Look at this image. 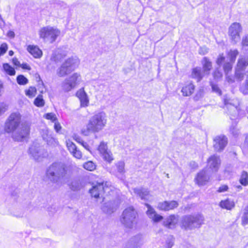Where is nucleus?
<instances>
[{
    "mask_svg": "<svg viewBox=\"0 0 248 248\" xmlns=\"http://www.w3.org/2000/svg\"><path fill=\"white\" fill-rule=\"evenodd\" d=\"M224 108L227 109V113L230 118L234 121V124L238 122L239 119L245 115L244 110L239 107V100L236 98H231L225 95L223 98Z\"/></svg>",
    "mask_w": 248,
    "mask_h": 248,
    "instance_id": "obj_2",
    "label": "nucleus"
},
{
    "mask_svg": "<svg viewBox=\"0 0 248 248\" xmlns=\"http://www.w3.org/2000/svg\"><path fill=\"white\" fill-rule=\"evenodd\" d=\"M107 124V115L103 111L95 113L89 120L86 128L81 130L82 134L88 136L90 133H96L103 130Z\"/></svg>",
    "mask_w": 248,
    "mask_h": 248,
    "instance_id": "obj_1",
    "label": "nucleus"
},
{
    "mask_svg": "<svg viewBox=\"0 0 248 248\" xmlns=\"http://www.w3.org/2000/svg\"><path fill=\"white\" fill-rule=\"evenodd\" d=\"M119 205V202L116 200L105 202L102 207V210L104 213L110 214L117 210Z\"/></svg>",
    "mask_w": 248,
    "mask_h": 248,
    "instance_id": "obj_17",
    "label": "nucleus"
},
{
    "mask_svg": "<svg viewBox=\"0 0 248 248\" xmlns=\"http://www.w3.org/2000/svg\"><path fill=\"white\" fill-rule=\"evenodd\" d=\"M7 35L8 37H9L11 38H13L15 37V34L14 31H8V32L7 33Z\"/></svg>",
    "mask_w": 248,
    "mask_h": 248,
    "instance_id": "obj_63",
    "label": "nucleus"
},
{
    "mask_svg": "<svg viewBox=\"0 0 248 248\" xmlns=\"http://www.w3.org/2000/svg\"><path fill=\"white\" fill-rule=\"evenodd\" d=\"M208 52V49L206 47H201L199 49V53L202 55H205Z\"/></svg>",
    "mask_w": 248,
    "mask_h": 248,
    "instance_id": "obj_61",
    "label": "nucleus"
},
{
    "mask_svg": "<svg viewBox=\"0 0 248 248\" xmlns=\"http://www.w3.org/2000/svg\"><path fill=\"white\" fill-rule=\"evenodd\" d=\"M41 134L44 140H45L48 144H52L54 142H56V140L52 136V132L49 131L47 128L41 129Z\"/></svg>",
    "mask_w": 248,
    "mask_h": 248,
    "instance_id": "obj_25",
    "label": "nucleus"
},
{
    "mask_svg": "<svg viewBox=\"0 0 248 248\" xmlns=\"http://www.w3.org/2000/svg\"><path fill=\"white\" fill-rule=\"evenodd\" d=\"M44 117L46 119L49 120L52 122H55L57 120L56 115L53 113H47L44 115Z\"/></svg>",
    "mask_w": 248,
    "mask_h": 248,
    "instance_id": "obj_47",
    "label": "nucleus"
},
{
    "mask_svg": "<svg viewBox=\"0 0 248 248\" xmlns=\"http://www.w3.org/2000/svg\"><path fill=\"white\" fill-rule=\"evenodd\" d=\"M220 164L219 157L216 155L211 156L208 160V165L213 171H217Z\"/></svg>",
    "mask_w": 248,
    "mask_h": 248,
    "instance_id": "obj_23",
    "label": "nucleus"
},
{
    "mask_svg": "<svg viewBox=\"0 0 248 248\" xmlns=\"http://www.w3.org/2000/svg\"><path fill=\"white\" fill-rule=\"evenodd\" d=\"M98 150L101 155L104 154L105 152L108 151V149L107 143H105L104 141L101 142L98 148Z\"/></svg>",
    "mask_w": 248,
    "mask_h": 248,
    "instance_id": "obj_46",
    "label": "nucleus"
},
{
    "mask_svg": "<svg viewBox=\"0 0 248 248\" xmlns=\"http://www.w3.org/2000/svg\"><path fill=\"white\" fill-rule=\"evenodd\" d=\"M83 167L88 170L93 171L95 169L96 165L93 161H89L84 163Z\"/></svg>",
    "mask_w": 248,
    "mask_h": 248,
    "instance_id": "obj_40",
    "label": "nucleus"
},
{
    "mask_svg": "<svg viewBox=\"0 0 248 248\" xmlns=\"http://www.w3.org/2000/svg\"><path fill=\"white\" fill-rule=\"evenodd\" d=\"M66 143L67 148L70 152L77 148L76 145L69 140L66 141Z\"/></svg>",
    "mask_w": 248,
    "mask_h": 248,
    "instance_id": "obj_50",
    "label": "nucleus"
},
{
    "mask_svg": "<svg viewBox=\"0 0 248 248\" xmlns=\"http://www.w3.org/2000/svg\"><path fill=\"white\" fill-rule=\"evenodd\" d=\"M27 50L35 58H40L42 55V50L37 46L29 45Z\"/></svg>",
    "mask_w": 248,
    "mask_h": 248,
    "instance_id": "obj_28",
    "label": "nucleus"
},
{
    "mask_svg": "<svg viewBox=\"0 0 248 248\" xmlns=\"http://www.w3.org/2000/svg\"><path fill=\"white\" fill-rule=\"evenodd\" d=\"M3 68L4 71L10 76H14L16 74L15 69L7 63L3 64Z\"/></svg>",
    "mask_w": 248,
    "mask_h": 248,
    "instance_id": "obj_34",
    "label": "nucleus"
},
{
    "mask_svg": "<svg viewBox=\"0 0 248 248\" xmlns=\"http://www.w3.org/2000/svg\"><path fill=\"white\" fill-rule=\"evenodd\" d=\"M178 206V203L176 201H164L163 202L158 203L157 205V208L162 211H169L177 207Z\"/></svg>",
    "mask_w": 248,
    "mask_h": 248,
    "instance_id": "obj_19",
    "label": "nucleus"
},
{
    "mask_svg": "<svg viewBox=\"0 0 248 248\" xmlns=\"http://www.w3.org/2000/svg\"><path fill=\"white\" fill-rule=\"evenodd\" d=\"M26 95L30 98H32L35 96L36 93V89L34 87H30L26 91Z\"/></svg>",
    "mask_w": 248,
    "mask_h": 248,
    "instance_id": "obj_44",
    "label": "nucleus"
},
{
    "mask_svg": "<svg viewBox=\"0 0 248 248\" xmlns=\"http://www.w3.org/2000/svg\"><path fill=\"white\" fill-rule=\"evenodd\" d=\"M248 65V57L240 55L238 59L235 68L245 70Z\"/></svg>",
    "mask_w": 248,
    "mask_h": 248,
    "instance_id": "obj_26",
    "label": "nucleus"
},
{
    "mask_svg": "<svg viewBox=\"0 0 248 248\" xmlns=\"http://www.w3.org/2000/svg\"><path fill=\"white\" fill-rule=\"evenodd\" d=\"M60 34L58 29L49 26L42 28L39 31L40 37L50 43L54 42Z\"/></svg>",
    "mask_w": 248,
    "mask_h": 248,
    "instance_id": "obj_9",
    "label": "nucleus"
},
{
    "mask_svg": "<svg viewBox=\"0 0 248 248\" xmlns=\"http://www.w3.org/2000/svg\"><path fill=\"white\" fill-rule=\"evenodd\" d=\"M247 73L245 85L244 86H242L240 89V91L244 94H247L248 93V71H247Z\"/></svg>",
    "mask_w": 248,
    "mask_h": 248,
    "instance_id": "obj_45",
    "label": "nucleus"
},
{
    "mask_svg": "<svg viewBox=\"0 0 248 248\" xmlns=\"http://www.w3.org/2000/svg\"><path fill=\"white\" fill-rule=\"evenodd\" d=\"M13 62L14 63V64H15V65H16V66H20V62H19L18 61L17 59L16 58H14L13 59Z\"/></svg>",
    "mask_w": 248,
    "mask_h": 248,
    "instance_id": "obj_64",
    "label": "nucleus"
},
{
    "mask_svg": "<svg viewBox=\"0 0 248 248\" xmlns=\"http://www.w3.org/2000/svg\"><path fill=\"white\" fill-rule=\"evenodd\" d=\"M131 241L134 242V247H136V248H138L142 244L141 236L140 235L136 236Z\"/></svg>",
    "mask_w": 248,
    "mask_h": 248,
    "instance_id": "obj_43",
    "label": "nucleus"
},
{
    "mask_svg": "<svg viewBox=\"0 0 248 248\" xmlns=\"http://www.w3.org/2000/svg\"><path fill=\"white\" fill-rule=\"evenodd\" d=\"M242 31V27L239 23L234 22L231 24L229 28V35L234 43L239 41L240 33Z\"/></svg>",
    "mask_w": 248,
    "mask_h": 248,
    "instance_id": "obj_12",
    "label": "nucleus"
},
{
    "mask_svg": "<svg viewBox=\"0 0 248 248\" xmlns=\"http://www.w3.org/2000/svg\"><path fill=\"white\" fill-rule=\"evenodd\" d=\"M241 224L243 226L248 224V205L246 206L244 209L241 217Z\"/></svg>",
    "mask_w": 248,
    "mask_h": 248,
    "instance_id": "obj_35",
    "label": "nucleus"
},
{
    "mask_svg": "<svg viewBox=\"0 0 248 248\" xmlns=\"http://www.w3.org/2000/svg\"><path fill=\"white\" fill-rule=\"evenodd\" d=\"M219 206L223 209L227 210H232L235 206V203L233 201L229 199L225 200H222L219 202Z\"/></svg>",
    "mask_w": 248,
    "mask_h": 248,
    "instance_id": "obj_30",
    "label": "nucleus"
},
{
    "mask_svg": "<svg viewBox=\"0 0 248 248\" xmlns=\"http://www.w3.org/2000/svg\"><path fill=\"white\" fill-rule=\"evenodd\" d=\"M133 190L135 195L141 200L147 201L150 198L149 191L147 188L143 187L134 188Z\"/></svg>",
    "mask_w": 248,
    "mask_h": 248,
    "instance_id": "obj_21",
    "label": "nucleus"
},
{
    "mask_svg": "<svg viewBox=\"0 0 248 248\" xmlns=\"http://www.w3.org/2000/svg\"><path fill=\"white\" fill-rule=\"evenodd\" d=\"M228 189V186L227 185H222L218 188L217 191L218 192H223L227 191Z\"/></svg>",
    "mask_w": 248,
    "mask_h": 248,
    "instance_id": "obj_59",
    "label": "nucleus"
},
{
    "mask_svg": "<svg viewBox=\"0 0 248 248\" xmlns=\"http://www.w3.org/2000/svg\"><path fill=\"white\" fill-rule=\"evenodd\" d=\"M110 188L108 187L104 186V182L98 183L93 185L91 189L90 190V193L92 197L95 198H103V202H104L106 198L103 197V193L105 192L109 193Z\"/></svg>",
    "mask_w": 248,
    "mask_h": 248,
    "instance_id": "obj_10",
    "label": "nucleus"
},
{
    "mask_svg": "<svg viewBox=\"0 0 248 248\" xmlns=\"http://www.w3.org/2000/svg\"><path fill=\"white\" fill-rule=\"evenodd\" d=\"M245 70H243L237 68H235V78L239 81H242L244 77V72Z\"/></svg>",
    "mask_w": 248,
    "mask_h": 248,
    "instance_id": "obj_39",
    "label": "nucleus"
},
{
    "mask_svg": "<svg viewBox=\"0 0 248 248\" xmlns=\"http://www.w3.org/2000/svg\"><path fill=\"white\" fill-rule=\"evenodd\" d=\"M173 241L174 238L172 236H170L168 237L167 241L166 244L167 246V248H171L173 245Z\"/></svg>",
    "mask_w": 248,
    "mask_h": 248,
    "instance_id": "obj_55",
    "label": "nucleus"
},
{
    "mask_svg": "<svg viewBox=\"0 0 248 248\" xmlns=\"http://www.w3.org/2000/svg\"><path fill=\"white\" fill-rule=\"evenodd\" d=\"M65 56V53L62 52L60 49H57L53 52L51 57V60L55 62H58L61 61Z\"/></svg>",
    "mask_w": 248,
    "mask_h": 248,
    "instance_id": "obj_27",
    "label": "nucleus"
},
{
    "mask_svg": "<svg viewBox=\"0 0 248 248\" xmlns=\"http://www.w3.org/2000/svg\"><path fill=\"white\" fill-rule=\"evenodd\" d=\"M241 46L243 50L248 52V34L243 37Z\"/></svg>",
    "mask_w": 248,
    "mask_h": 248,
    "instance_id": "obj_41",
    "label": "nucleus"
},
{
    "mask_svg": "<svg viewBox=\"0 0 248 248\" xmlns=\"http://www.w3.org/2000/svg\"><path fill=\"white\" fill-rule=\"evenodd\" d=\"M82 186L81 183L78 181H73L71 186V188L74 191L78 190L80 189Z\"/></svg>",
    "mask_w": 248,
    "mask_h": 248,
    "instance_id": "obj_49",
    "label": "nucleus"
},
{
    "mask_svg": "<svg viewBox=\"0 0 248 248\" xmlns=\"http://www.w3.org/2000/svg\"><path fill=\"white\" fill-rule=\"evenodd\" d=\"M203 221L204 217L201 214L184 216L181 219V227L185 230L199 228Z\"/></svg>",
    "mask_w": 248,
    "mask_h": 248,
    "instance_id": "obj_4",
    "label": "nucleus"
},
{
    "mask_svg": "<svg viewBox=\"0 0 248 248\" xmlns=\"http://www.w3.org/2000/svg\"><path fill=\"white\" fill-rule=\"evenodd\" d=\"M209 174L207 169H204L199 172L195 178V182L199 186L205 185L209 180Z\"/></svg>",
    "mask_w": 248,
    "mask_h": 248,
    "instance_id": "obj_16",
    "label": "nucleus"
},
{
    "mask_svg": "<svg viewBox=\"0 0 248 248\" xmlns=\"http://www.w3.org/2000/svg\"><path fill=\"white\" fill-rule=\"evenodd\" d=\"M61 86L62 90L65 92H69L75 88L67 78L62 81Z\"/></svg>",
    "mask_w": 248,
    "mask_h": 248,
    "instance_id": "obj_32",
    "label": "nucleus"
},
{
    "mask_svg": "<svg viewBox=\"0 0 248 248\" xmlns=\"http://www.w3.org/2000/svg\"><path fill=\"white\" fill-rule=\"evenodd\" d=\"M226 78L227 82L229 83H232L234 81V78L232 75H229V74H226Z\"/></svg>",
    "mask_w": 248,
    "mask_h": 248,
    "instance_id": "obj_57",
    "label": "nucleus"
},
{
    "mask_svg": "<svg viewBox=\"0 0 248 248\" xmlns=\"http://www.w3.org/2000/svg\"><path fill=\"white\" fill-rule=\"evenodd\" d=\"M66 172L65 166L62 163H54L47 170L46 176L48 179L54 183L64 176Z\"/></svg>",
    "mask_w": 248,
    "mask_h": 248,
    "instance_id": "obj_5",
    "label": "nucleus"
},
{
    "mask_svg": "<svg viewBox=\"0 0 248 248\" xmlns=\"http://www.w3.org/2000/svg\"><path fill=\"white\" fill-rule=\"evenodd\" d=\"M73 139L77 142L80 144H81L84 141L81 138L77 135H74L73 136Z\"/></svg>",
    "mask_w": 248,
    "mask_h": 248,
    "instance_id": "obj_60",
    "label": "nucleus"
},
{
    "mask_svg": "<svg viewBox=\"0 0 248 248\" xmlns=\"http://www.w3.org/2000/svg\"><path fill=\"white\" fill-rule=\"evenodd\" d=\"M8 46L6 43H3L0 46V56L3 55L7 50Z\"/></svg>",
    "mask_w": 248,
    "mask_h": 248,
    "instance_id": "obj_54",
    "label": "nucleus"
},
{
    "mask_svg": "<svg viewBox=\"0 0 248 248\" xmlns=\"http://www.w3.org/2000/svg\"><path fill=\"white\" fill-rule=\"evenodd\" d=\"M29 127L28 126H23L13 134L12 138L15 141H23L29 135Z\"/></svg>",
    "mask_w": 248,
    "mask_h": 248,
    "instance_id": "obj_15",
    "label": "nucleus"
},
{
    "mask_svg": "<svg viewBox=\"0 0 248 248\" xmlns=\"http://www.w3.org/2000/svg\"><path fill=\"white\" fill-rule=\"evenodd\" d=\"M70 153L74 157L77 159H80L82 156V154L81 152L77 148H76L75 150H73V151H72Z\"/></svg>",
    "mask_w": 248,
    "mask_h": 248,
    "instance_id": "obj_48",
    "label": "nucleus"
},
{
    "mask_svg": "<svg viewBox=\"0 0 248 248\" xmlns=\"http://www.w3.org/2000/svg\"><path fill=\"white\" fill-rule=\"evenodd\" d=\"M54 129L55 131L58 133L62 129V126L60 124L57 122V121L54 122Z\"/></svg>",
    "mask_w": 248,
    "mask_h": 248,
    "instance_id": "obj_58",
    "label": "nucleus"
},
{
    "mask_svg": "<svg viewBox=\"0 0 248 248\" xmlns=\"http://www.w3.org/2000/svg\"><path fill=\"white\" fill-rule=\"evenodd\" d=\"M217 64L219 66H220L223 63V69L225 74H229L230 72H231L232 70V64L233 62H226L225 58L223 56V54H220L216 62Z\"/></svg>",
    "mask_w": 248,
    "mask_h": 248,
    "instance_id": "obj_18",
    "label": "nucleus"
},
{
    "mask_svg": "<svg viewBox=\"0 0 248 248\" xmlns=\"http://www.w3.org/2000/svg\"><path fill=\"white\" fill-rule=\"evenodd\" d=\"M195 89V86L191 82L186 84L182 89L181 92L183 96H189L192 94Z\"/></svg>",
    "mask_w": 248,
    "mask_h": 248,
    "instance_id": "obj_29",
    "label": "nucleus"
},
{
    "mask_svg": "<svg viewBox=\"0 0 248 248\" xmlns=\"http://www.w3.org/2000/svg\"><path fill=\"white\" fill-rule=\"evenodd\" d=\"M67 78L75 87L77 84H79L81 81L80 75L77 73H74Z\"/></svg>",
    "mask_w": 248,
    "mask_h": 248,
    "instance_id": "obj_31",
    "label": "nucleus"
},
{
    "mask_svg": "<svg viewBox=\"0 0 248 248\" xmlns=\"http://www.w3.org/2000/svg\"><path fill=\"white\" fill-rule=\"evenodd\" d=\"M77 96L80 101V105L82 107H86L88 106L89 100L86 93L84 88L80 89L76 93Z\"/></svg>",
    "mask_w": 248,
    "mask_h": 248,
    "instance_id": "obj_24",
    "label": "nucleus"
},
{
    "mask_svg": "<svg viewBox=\"0 0 248 248\" xmlns=\"http://www.w3.org/2000/svg\"><path fill=\"white\" fill-rule=\"evenodd\" d=\"M79 63V59L76 57H72L67 59L57 69V75L62 77L74 71Z\"/></svg>",
    "mask_w": 248,
    "mask_h": 248,
    "instance_id": "obj_6",
    "label": "nucleus"
},
{
    "mask_svg": "<svg viewBox=\"0 0 248 248\" xmlns=\"http://www.w3.org/2000/svg\"><path fill=\"white\" fill-rule=\"evenodd\" d=\"M124 162L123 161H120L115 163V166L108 170L112 174L120 179L123 180L124 178Z\"/></svg>",
    "mask_w": 248,
    "mask_h": 248,
    "instance_id": "obj_13",
    "label": "nucleus"
},
{
    "mask_svg": "<svg viewBox=\"0 0 248 248\" xmlns=\"http://www.w3.org/2000/svg\"><path fill=\"white\" fill-rule=\"evenodd\" d=\"M145 206L148 208L146 211L147 215L149 218H151L154 222H158L163 219V217L157 214L155 209L150 204L145 203Z\"/></svg>",
    "mask_w": 248,
    "mask_h": 248,
    "instance_id": "obj_20",
    "label": "nucleus"
},
{
    "mask_svg": "<svg viewBox=\"0 0 248 248\" xmlns=\"http://www.w3.org/2000/svg\"><path fill=\"white\" fill-rule=\"evenodd\" d=\"M238 53V51L237 49L230 50L227 54L230 62H234Z\"/></svg>",
    "mask_w": 248,
    "mask_h": 248,
    "instance_id": "obj_36",
    "label": "nucleus"
},
{
    "mask_svg": "<svg viewBox=\"0 0 248 248\" xmlns=\"http://www.w3.org/2000/svg\"><path fill=\"white\" fill-rule=\"evenodd\" d=\"M211 86L213 92L217 93L218 95H221V91L217 85L212 84Z\"/></svg>",
    "mask_w": 248,
    "mask_h": 248,
    "instance_id": "obj_56",
    "label": "nucleus"
},
{
    "mask_svg": "<svg viewBox=\"0 0 248 248\" xmlns=\"http://www.w3.org/2000/svg\"><path fill=\"white\" fill-rule=\"evenodd\" d=\"M213 75L214 79L217 80L219 79L222 77V73L217 69L214 72Z\"/></svg>",
    "mask_w": 248,
    "mask_h": 248,
    "instance_id": "obj_53",
    "label": "nucleus"
},
{
    "mask_svg": "<svg viewBox=\"0 0 248 248\" xmlns=\"http://www.w3.org/2000/svg\"><path fill=\"white\" fill-rule=\"evenodd\" d=\"M101 155L103 159L108 163H111L114 159L112 154L109 150L105 152L104 154H102Z\"/></svg>",
    "mask_w": 248,
    "mask_h": 248,
    "instance_id": "obj_38",
    "label": "nucleus"
},
{
    "mask_svg": "<svg viewBox=\"0 0 248 248\" xmlns=\"http://www.w3.org/2000/svg\"><path fill=\"white\" fill-rule=\"evenodd\" d=\"M178 221V216L174 215H171L163 221V225L169 229H173L175 227Z\"/></svg>",
    "mask_w": 248,
    "mask_h": 248,
    "instance_id": "obj_22",
    "label": "nucleus"
},
{
    "mask_svg": "<svg viewBox=\"0 0 248 248\" xmlns=\"http://www.w3.org/2000/svg\"><path fill=\"white\" fill-rule=\"evenodd\" d=\"M137 218V211L133 206H129L123 211L120 221L125 227L131 229L136 225Z\"/></svg>",
    "mask_w": 248,
    "mask_h": 248,
    "instance_id": "obj_3",
    "label": "nucleus"
},
{
    "mask_svg": "<svg viewBox=\"0 0 248 248\" xmlns=\"http://www.w3.org/2000/svg\"><path fill=\"white\" fill-rule=\"evenodd\" d=\"M16 81L18 84L25 85L28 83V79L22 75H18L16 77Z\"/></svg>",
    "mask_w": 248,
    "mask_h": 248,
    "instance_id": "obj_42",
    "label": "nucleus"
},
{
    "mask_svg": "<svg viewBox=\"0 0 248 248\" xmlns=\"http://www.w3.org/2000/svg\"><path fill=\"white\" fill-rule=\"evenodd\" d=\"M240 183L243 186L248 185V173L246 171H243L239 179Z\"/></svg>",
    "mask_w": 248,
    "mask_h": 248,
    "instance_id": "obj_33",
    "label": "nucleus"
},
{
    "mask_svg": "<svg viewBox=\"0 0 248 248\" xmlns=\"http://www.w3.org/2000/svg\"><path fill=\"white\" fill-rule=\"evenodd\" d=\"M20 66L24 69L28 70H30L31 69V67L26 63H23L22 64L20 65Z\"/></svg>",
    "mask_w": 248,
    "mask_h": 248,
    "instance_id": "obj_62",
    "label": "nucleus"
},
{
    "mask_svg": "<svg viewBox=\"0 0 248 248\" xmlns=\"http://www.w3.org/2000/svg\"><path fill=\"white\" fill-rule=\"evenodd\" d=\"M202 70L200 67H197L192 69L191 77L196 79L197 81H200L205 75L209 74L212 69L211 62L206 57H204L202 62Z\"/></svg>",
    "mask_w": 248,
    "mask_h": 248,
    "instance_id": "obj_7",
    "label": "nucleus"
},
{
    "mask_svg": "<svg viewBox=\"0 0 248 248\" xmlns=\"http://www.w3.org/2000/svg\"><path fill=\"white\" fill-rule=\"evenodd\" d=\"M21 120V115L18 112L12 113L7 119L4 130L6 133H13L19 126Z\"/></svg>",
    "mask_w": 248,
    "mask_h": 248,
    "instance_id": "obj_8",
    "label": "nucleus"
},
{
    "mask_svg": "<svg viewBox=\"0 0 248 248\" xmlns=\"http://www.w3.org/2000/svg\"><path fill=\"white\" fill-rule=\"evenodd\" d=\"M230 130L234 137H237L239 134V130L236 128L233 124L230 127Z\"/></svg>",
    "mask_w": 248,
    "mask_h": 248,
    "instance_id": "obj_51",
    "label": "nucleus"
},
{
    "mask_svg": "<svg viewBox=\"0 0 248 248\" xmlns=\"http://www.w3.org/2000/svg\"><path fill=\"white\" fill-rule=\"evenodd\" d=\"M8 108V106L7 104L4 102L0 103V116L4 113Z\"/></svg>",
    "mask_w": 248,
    "mask_h": 248,
    "instance_id": "obj_52",
    "label": "nucleus"
},
{
    "mask_svg": "<svg viewBox=\"0 0 248 248\" xmlns=\"http://www.w3.org/2000/svg\"><path fill=\"white\" fill-rule=\"evenodd\" d=\"M34 104L37 107H42L45 105V101L41 94L38 95L34 100Z\"/></svg>",
    "mask_w": 248,
    "mask_h": 248,
    "instance_id": "obj_37",
    "label": "nucleus"
},
{
    "mask_svg": "<svg viewBox=\"0 0 248 248\" xmlns=\"http://www.w3.org/2000/svg\"><path fill=\"white\" fill-rule=\"evenodd\" d=\"M228 143L227 137L224 135L216 137L214 140V147L217 151L223 150Z\"/></svg>",
    "mask_w": 248,
    "mask_h": 248,
    "instance_id": "obj_14",
    "label": "nucleus"
},
{
    "mask_svg": "<svg viewBox=\"0 0 248 248\" xmlns=\"http://www.w3.org/2000/svg\"><path fill=\"white\" fill-rule=\"evenodd\" d=\"M29 153L34 160L38 161H40L47 155V152L44 149L36 144H33L30 147Z\"/></svg>",
    "mask_w": 248,
    "mask_h": 248,
    "instance_id": "obj_11",
    "label": "nucleus"
}]
</instances>
